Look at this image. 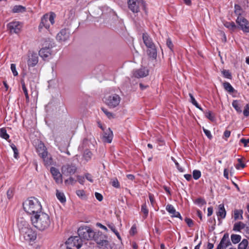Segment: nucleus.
<instances>
[{"label":"nucleus","mask_w":249,"mask_h":249,"mask_svg":"<svg viewBox=\"0 0 249 249\" xmlns=\"http://www.w3.org/2000/svg\"><path fill=\"white\" fill-rule=\"evenodd\" d=\"M78 236L82 241L94 240L100 248L103 249H111L110 246L107 240L103 239L100 231L95 232L89 227H80L78 230Z\"/></svg>","instance_id":"1"},{"label":"nucleus","mask_w":249,"mask_h":249,"mask_svg":"<svg viewBox=\"0 0 249 249\" xmlns=\"http://www.w3.org/2000/svg\"><path fill=\"white\" fill-rule=\"evenodd\" d=\"M18 226L20 238L27 242H34L36 239L37 233L30 224L22 218L18 220Z\"/></svg>","instance_id":"2"},{"label":"nucleus","mask_w":249,"mask_h":249,"mask_svg":"<svg viewBox=\"0 0 249 249\" xmlns=\"http://www.w3.org/2000/svg\"><path fill=\"white\" fill-rule=\"evenodd\" d=\"M30 220L32 225L40 231L48 229L52 223L50 216L43 211L37 214L31 216Z\"/></svg>","instance_id":"3"},{"label":"nucleus","mask_w":249,"mask_h":249,"mask_svg":"<svg viewBox=\"0 0 249 249\" xmlns=\"http://www.w3.org/2000/svg\"><path fill=\"white\" fill-rule=\"evenodd\" d=\"M22 205L24 211L30 216L37 214L42 211L41 203L34 197H31L25 200Z\"/></svg>","instance_id":"4"},{"label":"nucleus","mask_w":249,"mask_h":249,"mask_svg":"<svg viewBox=\"0 0 249 249\" xmlns=\"http://www.w3.org/2000/svg\"><path fill=\"white\" fill-rule=\"evenodd\" d=\"M55 15L54 13L51 12L45 14L41 19V22L38 26L39 31H41L43 28L49 29L51 25H53L54 23V18Z\"/></svg>","instance_id":"5"},{"label":"nucleus","mask_w":249,"mask_h":249,"mask_svg":"<svg viewBox=\"0 0 249 249\" xmlns=\"http://www.w3.org/2000/svg\"><path fill=\"white\" fill-rule=\"evenodd\" d=\"M128 5L133 13H138L142 9L145 10V4L143 0H128Z\"/></svg>","instance_id":"6"},{"label":"nucleus","mask_w":249,"mask_h":249,"mask_svg":"<svg viewBox=\"0 0 249 249\" xmlns=\"http://www.w3.org/2000/svg\"><path fill=\"white\" fill-rule=\"evenodd\" d=\"M121 101V98L116 93L107 95L105 98V103L110 108H114L118 107Z\"/></svg>","instance_id":"7"},{"label":"nucleus","mask_w":249,"mask_h":249,"mask_svg":"<svg viewBox=\"0 0 249 249\" xmlns=\"http://www.w3.org/2000/svg\"><path fill=\"white\" fill-rule=\"evenodd\" d=\"M142 39L145 46L149 49V55L153 58L156 57L157 56V50L152 39L147 33L143 34Z\"/></svg>","instance_id":"8"},{"label":"nucleus","mask_w":249,"mask_h":249,"mask_svg":"<svg viewBox=\"0 0 249 249\" xmlns=\"http://www.w3.org/2000/svg\"><path fill=\"white\" fill-rule=\"evenodd\" d=\"M83 241L78 236L70 237L66 242L67 249H79L82 245Z\"/></svg>","instance_id":"9"},{"label":"nucleus","mask_w":249,"mask_h":249,"mask_svg":"<svg viewBox=\"0 0 249 249\" xmlns=\"http://www.w3.org/2000/svg\"><path fill=\"white\" fill-rule=\"evenodd\" d=\"M76 169L77 168L74 165L67 164L62 167L61 171L64 176H69L73 175L75 173Z\"/></svg>","instance_id":"10"},{"label":"nucleus","mask_w":249,"mask_h":249,"mask_svg":"<svg viewBox=\"0 0 249 249\" xmlns=\"http://www.w3.org/2000/svg\"><path fill=\"white\" fill-rule=\"evenodd\" d=\"M236 21L243 32H249V22L245 18L242 16H238Z\"/></svg>","instance_id":"11"},{"label":"nucleus","mask_w":249,"mask_h":249,"mask_svg":"<svg viewBox=\"0 0 249 249\" xmlns=\"http://www.w3.org/2000/svg\"><path fill=\"white\" fill-rule=\"evenodd\" d=\"M7 27L11 33L18 34L20 30L21 25L19 21H13L8 23Z\"/></svg>","instance_id":"12"},{"label":"nucleus","mask_w":249,"mask_h":249,"mask_svg":"<svg viewBox=\"0 0 249 249\" xmlns=\"http://www.w3.org/2000/svg\"><path fill=\"white\" fill-rule=\"evenodd\" d=\"M38 62L37 54L36 53H30L28 55L27 64L29 67H34Z\"/></svg>","instance_id":"13"},{"label":"nucleus","mask_w":249,"mask_h":249,"mask_svg":"<svg viewBox=\"0 0 249 249\" xmlns=\"http://www.w3.org/2000/svg\"><path fill=\"white\" fill-rule=\"evenodd\" d=\"M231 245L229 239V236L228 233H225L221 239L220 243L218 245L216 249H226L227 247Z\"/></svg>","instance_id":"14"},{"label":"nucleus","mask_w":249,"mask_h":249,"mask_svg":"<svg viewBox=\"0 0 249 249\" xmlns=\"http://www.w3.org/2000/svg\"><path fill=\"white\" fill-rule=\"evenodd\" d=\"M50 172L52 174L54 179L57 184H61L62 183V175L60 173L58 169L55 167H52L50 169Z\"/></svg>","instance_id":"15"},{"label":"nucleus","mask_w":249,"mask_h":249,"mask_svg":"<svg viewBox=\"0 0 249 249\" xmlns=\"http://www.w3.org/2000/svg\"><path fill=\"white\" fill-rule=\"evenodd\" d=\"M166 210L171 214L172 217H177L182 220V217L178 212L176 211L174 207L171 204H167Z\"/></svg>","instance_id":"16"},{"label":"nucleus","mask_w":249,"mask_h":249,"mask_svg":"<svg viewBox=\"0 0 249 249\" xmlns=\"http://www.w3.org/2000/svg\"><path fill=\"white\" fill-rule=\"evenodd\" d=\"M70 33L66 29H62L56 36V39L59 41H65L69 37Z\"/></svg>","instance_id":"17"},{"label":"nucleus","mask_w":249,"mask_h":249,"mask_svg":"<svg viewBox=\"0 0 249 249\" xmlns=\"http://www.w3.org/2000/svg\"><path fill=\"white\" fill-rule=\"evenodd\" d=\"M53 54L51 49L49 47H44L40 49L39 52V55L43 59L48 58Z\"/></svg>","instance_id":"18"},{"label":"nucleus","mask_w":249,"mask_h":249,"mask_svg":"<svg viewBox=\"0 0 249 249\" xmlns=\"http://www.w3.org/2000/svg\"><path fill=\"white\" fill-rule=\"evenodd\" d=\"M148 74V71L144 68H141L136 70L133 73L135 77L137 78H142L145 77Z\"/></svg>","instance_id":"19"},{"label":"nucleus","mask_w":249,"mask_h":249,"mask_svg":"<svg viewBox=\"0 0 249 249\" xmlns=\"http://www.w3.org/2000/svg\"><path fill=\"white\" fill-rule=\"evenodd\" d=\"M113 136L112 131L109 128H108L104 133L103 136L104 142L107 143H110L112 142Z\"/></svg>","instance_id":"20"},{"label":"nucleus","mask_w":249,"mask_h":249,"mask_svg":"<svg viewBox=\"0 0 249 249\" xmlns=\"http://www.w3.org/2000/svg\"><path fill=\"white\" fill-rule=\"evenodd\" d=\"M216 215L218 216V219L219 217L222 219L225 218L226 215V211L225 209L223 204H221L219 205L218 208V211L216 213Z\"/></svg>","instance_id":"21"},{"label":"nucleus","mask_w":249,"mask_h":249,"mask_svg":"<svg viewBox=\"0 0 249 249\" xmlns=\"http://www.w3.org/2000/svg\"><path fill=\"white\" fill-rule=\"evenodd\" d=\"M36 150L38 155L41 157L44 156V155L47 153V149L42 143H40L38 144Z\"/></svg>","instance_id":"22"},{"label":"nucleus","mask_w":249,"mask_h":249,"mask_svg":"<svg viewBox=\"0 0 249 249\" xmlns=\"http://www.w3.org/2000/svg\"><path fill=\"white\" fill-rule=\"evenodd\" d=\"M41 158L43 160L45 165H50L53 163L52 158L48 155V153L44 156H42Z\"/></svg>","instance_id":"23"},{"label":"nucleus","mask_w":249,"mask_h":249,"mask_svg":"<svg viewBox=\"0 0 249 249\" xmlns=\"http://www.w3.org/2000/svg\"><path fill=\"white\" fill-rule=\"evenodd\" d=\"M232 106L238 113L242 112V106L238 101L234 100L232 103Z\"/></svg>","instance_id":"24"},{"label":"nucleus","mask_w":249,"mask_h":249,"mask_svg":"<svg viewBox=\"0 0 249 249\" xmlns=\"http://www.w3.org/2000/svg\"><path fill=\"white\" fill-rule=\"evenodd\" d=\"M245 227V225L243 223L241 222H238L234 224L233 230L235 231H240L244 229Z\"/></svg>","instance_id":"25"},{"label":"nucleus","mask_w":249,"mask_h":249,"mask_svg":"<svg viewBox=\"0 0 249 249\" xmlns=\"http://www.w3.org/2000/svg\"><path fill=\"white\" fill-rule=\"evenodd\" d=\"M56 196L57 198L60 201L61 203H64L66 202V197L63 193L57 190Z\"/></svg>","instance_id":"26"},{"label":"nucleus","mask_w":249,"mask_h":249,"mask_svg":"<svg viewBox=\"0 0 249 249\" xmlns=\"http://www.w3.org/2000/svg\"><path fill=\"white\" fill-rule=\"evenodd\" d=\"M189 95L190 97V102L194 105L196 108H198L201 111H203L202 108L199 105L195 98L193 96V94L191 93H189Z\"/></svg>","instance_id":"27"},{"label":"nucleus","mask_w":249,"mask_h":249,"mask_svg":"<svg viewBox=\"0 0 249 249\" xmlns=\"http://www.w3.org/2000/svg\"><path fill=\"white\" fill-rule=\"evenodd\" d=\"M223 86L224 89L229 93H232L234 92V89L230 83L225 82L223 83Z\"/></svg>","instance_id":"28"},{"label":"nucleus","mask_w":249,"mask_h":249,"mask_svg":"<svg viewBox=\"0 0 249 249\" xmlns=\"http://www.w3.org/2000/svg\"><path fill=\"white\" fill-rule=\"evenodd\" d=\"M25 10V7L21 5H15L12 9L13 13H22Z\"/></svg>","instance_id":"29"},{"label":"nucleus","mask_w":249,"mask_h":249,"mask_svg":"<svg viewBox=\"0 0 249 249\" xmlns=\"http://www.w3.org/2000/svg\"><path fill=\"white\" fill-rule=\"evenodd\" d=\"M243 211L241 210H235L234 211V218L235 220L243 219Z\"/></svg>","instance_id":"30"},{"label":"nucleus","mask_w":249,"mask_h":249,"mask_svg":"<svg viewBox=\"0 0 249 249\" xmlns=\"http://www.w3.org/2000/svg\"><path fill=\"white\" fill-rule=\"evenodd\" d=\"M107 225L108 227L115 234V235L117 236V238L121 240V236L119 234V233L116 230L114 225L113 223H109Z\"/></svg>","instance_id":"31"},{"label":"nucleus","mask_w":249,"mask_h":249,"mask_svg":"<svg viewBox=\"0 0 249 249\" xmlns=\"http://www.w3.org/2000/svg\"><path fill=\"white\" fill-rule=\"evenodd\" d=\"M141 212L143 213V217L145 219L148 214L149 211L145 203L142 204L141 207Z\"/></svg>","instance_id":"32"},{"label":"nucleus","mask_w":249,"mask_h":249,"mask_svg":"<svg viewBox=\"0 0 249 249\" xmlns=\"http://www.w3.org/2000/svg\"><path fill=\"white\" fill-rule=\"evenodd\" d=\"M241 239V237L239 235L233 234L231 235V240L233 244H237L239 243Z\"/></svg>","instance_id":"33"},{"label":"nucleus","mask_w":249,"mask_h":249,"mask_svg":"<svg viewBox=\"0 0 249 249\" xmlns=\"http://www.w3.org/2000/svg\"><path fill=\"white\" fill-rule=\"evenodd\" d=\"M0 137L7 140L9 138V135L7 134L5 128H1L0 129Z\"/></svg>","instance_id":"34"},{"label":"nucleus","mask_w":249,"mask_h":249,"mask_svg":"<svg viewBox=\"0 0 249 249\" xmlns=\"http://www.w3.org/2000/svg\"><path fill=\"white\" fill-rule=\"evenodd\" d=\"M248 245V241L247 239H243L238 245V249H246Z\"/></svg>","instance_id":"35"},{"label":"nucleus","mask_w":249,"mask_h":249,"mask_svg":"<svg viewBox=\"0 0 249 249\" xmlns=\"http://www.w3.org/2000/svg\"><path fill=\"white\" fill-rule=\"evenodd\" d=\"M101 109L108 118L110 119L114 118L115 115L112 112L108 111L107 108L102 107Z\"/></svg>","instance_id":"36"},{"label":"nucleus","mask_w":249,"mask_h":249,"mask_svg":"<svg viewBox=\"0 0 249 249\" xmlns=\"http://www.w3.org/2000/svg\"><path fill=\"white\" fill-rule=\"evenodd\" d=\"M238 163L235 165V168L237 170H240L244 168L246 165L244 163L242 160V159H237Z\"/></svg>","instance_id":"37"},{"label":"nucleus","mask_w":249,"mask_h":249,"mask_svg":"<svg viewBox=\"0 0 249 249\" xmlns=\"http://www.w3.org/2000/svg\"><path fill=\"white\" fill-rule=\"evenodd\" d=\"M201 176V172L198 170H194L193 171V177L195 180L198 179Z\"/></svg>","instance_id":"38"},{"label":"nucleus","mask_w":249,"mask_h":249,"mask_svg":"<svg viewBox=\"0 0 249 249\" xmlns=\"http://www.w3.org/2000/svg\"><path fill=\"white\" fill-rule=\"evenodd\" d=\"M195 203L199 206H202L206 204V202L205 199L202 198H198L195 200Z\"/></svg>","instance_id":"39"},{"label":"nucleus","mask_w":249,"mask_h":249,"mask_svg":"<svg viewBox=\"0 0 249 249\" xmlns=\"http://www.w3.org/2000/svg\"><path fill=\"white\" fill-rule=\"evenodd\" d=\"M171 160L175 163L177 168L180 172H184V169L182 167H181L179 165V163L178 162V161L176 160V159L174 157H172Z\"/></svg>","instance_id":"40"},{"label":"nucleus","mask_w":249,"mask_h":249,"mask_svg":"<svg viewBox=\"0 0 249 249\" xmlns=\"http://www.w3.org/2000/svg\"><path fill=\"white\" fill-rule=\"evenodd\" d=\"M92 155L91 152L89 150H86L84 153L83 157L86 161H88L91 159Z\"/></svg>","instance_id":"41"},{"label":"nucleus","mask_w":249,"mask_h":249,"mask_svg":"<svg viewBox=\"0 0 249 249\" xmlns=\"http://www.w3.org/2000/svg\"><path fill=\"white\" fill-rule=\"evenodd\" d=\"M76 194L81 199H85L86 198L85 192L83 190H77Z\"/></svg>","instance_id":"42"},{"label":"nucleus","mask_w":249,"mask_h":249,"mask_svg":"<svg viewBox=\"0 0 249 249\" xmlns=\"http://www.w3.org/2000/svg\"><path fill=\"white\" fill-rule=\"evenodd\" d=\"M21 85H22V89H23V91L24 92V93L25 95V97H26V101L27 102H28L29 101V96L28 95V90H27V89L25 86V84L24 83H21Z\"/></svg>","instance_id":"43"},{"label":"nucleus","mask_w":249,"mask_h":249,"mask_svg":"<svg viewBox=\"0 0 249 249\" xmlns=\"http://www.w3.org/2000/svg\"><path fill=\"white\" fill-rule=\"evenodd\" d=\"M10 146H11V148L12 149V150H13L14 158L16 159H18V150L17 148L16 145L14 144H11L10 145Z\"/></svg>","instance_id":"44"},{"label":"nucleus","mask_w":249,"mask_h":249,"mask_svg":"<svg viewBox=\"0 0 249 249\" xmlns=\"http://www.w3.org/2000/svg\"><path fill=\"white\" fill-rule=\"evenodd\" d=\"M224 25L231 30H234L236 28V25L233 22H226L224 24Z\"/></svg>","instance_id":"45"},{"label":"nucleus","mask_w":249,"mask_h":249,"mask_svg":"<svg viewBox=\"0 0 249 249\" xmlns=\"http://www.w3.org/2000/svg\"><path fill=\"white\" fill-rule=\"evenodd\" d=\"M241 11H242V9L241 8L240 6H239L238 4H235V5H234L235 13L236 15H238L239 16H241Z\"/></svg>","instance_id":"46"},{"label":"nucleus","mask_w":249,"mask_h":249,"mask_svg":"<svg viewBox=\"0 0 249 249\" xmlns=\"http://www.w3.org/2000/svg\"><path fill=\"white\" fill-rule=\"evenodd\" d=\"M205 116L206 118H207L208 119H209L210 120H211L212 121H213L214 120L215 118H214V115L210 111H208L205 112Z\"/></svg>","instance_id":"47"},{"label":"nucleus","mask_w":249,"mask_h":249,"mask_svg":"<svg viewBox=\"0 0 249 249\" xmlns=\"http://www.w3.org/2000/svg\"><path fill=\"white\" fill-rule=\"evenodd\" d=\"M11 70L14 76H16L18 75V72L16 69V65L15 64H12L11 65Z\"/></svg>","instance_id":"48"},{"label":"nucleus","mask_w":249,"mask_h":249,"mask_svg":"<svg viewBox=\"0 0 249 249\" xmlns=\"http://www.w3.org/2000/svg\"><path fill=\"white\" fill-rule=\"evenodd\" d=\"M203 130L206 136L208 137V139H211L212 138V135L210 131L208 129H206L204 127H203Z\"/></svg>","instance_id":"49"},{"label":"nucleus","mask_w":249,"mask_h":249,"mask_svg":"<svg viewBox=\"0 0 249 249\" xmlns=\"http://www.w3.org/2000/svg\"><path fill=\"white\" fill-rule=\"evenodd\" d=\"M222 73L225 78L228 79L231 78V75L229 71L224 70L222 71Z\"/></svg>","instance_id":"50"},{"label":"nucleus","mask_w":249,"mask_h":249,"mask_svg":"<svg viewBox=\"0 0 249 249\" xmlns=\"http://www.w3.org/2000/svg\"><path fill=\"white\" fill-rule=\"evenodd\" d=\"M76 181L74 179V178L72 177L69 178L68 179H67L65 180V183L66 184H73Z\"/></svg>","instance_id":"51"},{"label":"nucleus","mask_w":249,"mask_h":249,"mask_svg":"<svg viewBox=\"0 0 249 249\" xmlns=\"http://www.w3.org/2000/svg\"><path fill=\"white\" fill-rule=\"evenodd\" d=\"M243 114L245 116H249V103L247 104L245 106V109L243 111Z\"/></svg>","instance_id":"52"},{"label":"nucleus","mask_w":249,"mask_h":249,"mask_svg":"<svg viewBox=\"0 0 249 249\" xmlns=\"http://www.w3.org/2000/svg\"><path fill=\"white\" fill-rule=\"evenodd\" d=\"M112 185L116 188H118L120 187V183L117 178L114 179L112 180Z\"/></svg>","instance_id":"53"},{"label":"nucleus","mask_w":249,"mask_h":249,"mask_svg":"<svg viewBox=\"0 0 249 249\" xmlns=\"http://www.w3.org/2000/svg\"><path fill=\"white\" fill-rule=\"evenodd\" d=\"M77 180L78 181V182L82 184V185H83L84 182H85V178L83 176H77Z\"/></svg>","instance_id":"54"},{"label":"nucleus","mask_w":249,"mask_h":249,"mask_svg":"<svg viewBox=\"0 0 249 249\" xmlns=\"http://www.w3.org/2000/svg\"><path fill=\"white\" fill-rule=\"evenodd\" d=\"M185 221L189 227H191L193 226V221L191 219L186 218Z\"/></svg>","instance_id":"55"},{"label":"nucleus","mask_w":249,"mask_h":249,"mask_svg":"<svg viewBox=\"0 0 249 249\" xmlns=\"http://www.w3.org/2000/svg\"><path fill=\"white\" fill-rule=\"evenodd\" d=\"M166 44L170 50H172L173 44L170 38H168L166 41Z\"/></svg>","instance_id":"56"},{"label":"nucleus","mask_w":249,"mask_h":249,"mask_svg":"<svg viewBox=\"0 0 249 249\" xmlns=\"http://www.w3.org/2000/svg\"><path fill=\"white\" fill-rule=\"evenodd\" d=\"M95 196L96 198L98 201H101L103 200V196L101 194L96 192L95 193Z\"/></svg>","instance_id":"57"},{"label":"nucleus","mask_w":249,"mask_h":249,"mask_svg":"<svg viewBox=\"0 0 249 249\" xmlns=\"http://www.w3.org/2000/svg\"><path fill=\"white\" fill-rule=\"evenodd\" d=\"M7 196L8 199H11L13 196V191L12 189H9L7 192Z\"/></svg>","instance_id":"58"},{"label":"nucleus","mask_w":249,"mask_h":249,"mask_svg":"<svg viewBox=\"0 0 249 249\" xmlns=\"http://www.w3.org/2000/svg\"><path fill=\"white\" fill-rule=\"evenodd\" d=\"M85 178H86V179L89 180V181H90V182H93V180L92 179V177L91 175H90L89 174H86L85 175Z\"/></svg>","instance_id":"59"},{"label":"nucleus","mask_w":249,"mask_h":249,"mask_svg":"<svg viewBox=\"0 0 249 249\" xmlns=\"http://www.w3.org/2000/svg\"><path fill=\"white\" fill-rule=\"evenodd\" d=\"M240 142L244 144L245 146H248V143H249V139H245L243 138L241 139Z\"/></svg>","instance_id":"60"},{"label":"nucleus","mask_w":249,"mask_h":249,"mask_svg":"<svg viewBox=\"0 0 249 249\" xmlns=\"http://www.w3.org/2000/svg\"><path fill=\"white\" fill-rule=\"evenodd\" d=\"M149 200H150L151 204L152 205H153L154 204V202H155V199H154V195L151 194H149Z\"/></svg>","instance_id":"61"},{"label":"nucleus","mask_w":249,"mask_h":249,"mask_svg":"<svg viewBox=\"0 0 249 249\" xmlns=\"http://www.w3.org/2000/svg\"><path fill=\"white\" fill-rule=\"evenodd\" d=\"M136 227L135 226H132L130 230V233L134 235L136 232Z\"/></svg>","instance_id":"62"},{"label":"nucleus","mask_w":249,"mask_h":249,"mask_svg":"<svg viewBox=\"0 0 249 249\" xmlns=\"http://www.w3.org/2000/svg\"><path fill=\"white\" fill-rule=\"evenodd\" d=\"M96 226L107 231H108L107 228L100 223H97Z\"/></svg>","instance_id":"63"},{"label":"nucleus","mask_w":249,"mask_h":249,"mask_svg":"<svg viewBox=\"0 0 249 249\" xmlns=\"http://www.w3.org/2000/svg\"><path fill=\"white\" fill-rule=\"evenodd\" d=\"M213 213V208L212 207H210L208 208V216H210L212 215Z\"/></svg>","instance_id":"64"}]
</instances>
